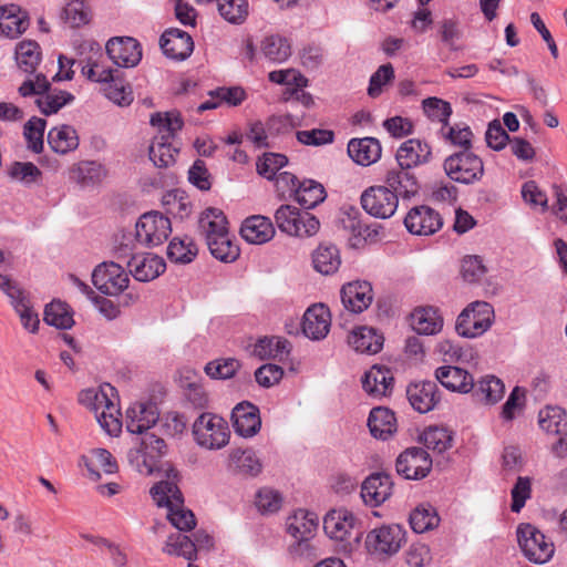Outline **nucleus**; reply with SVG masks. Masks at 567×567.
<instances>
[{
  "label": "nucleus",
  "instance_id": "nucleus-1",
  "mask_svg": "<svg viewBox=\"0 0 567 567\" xmlns=\"http://www.w3.org/2000/svg\"><path fill=\"white\" fill-rule=\"evenodd\" d=\"M151 494L158 506L167 508V518L174 527L182 532L195 527V516L192 511L184 508L182 493L174 481L158 482L152 487Z\"/></svg>",
  "mask_w": 567,
  "mask_h": 567
},
{
  "label": "nucleus",
  "instance_id": "nucleus-2",
  "mask_svg": "<svg viewBox=\"0 0 567 567\" xmlns=\"http://www.w3.org/2000/svg\"><path fill=\"white\" fill-rule=\"evenodd\" d=\"M323 529L327 536L338 543V550L350 555L361 543L362 532L355 529V517L346 508L330 511L323 519Z\"/></svg>",
  "mask_w": 567,
  "mask_h": 567
},
{
  "label": "nucleus",
  "instance_id": "nucleus-3",
  "mask_svg": "<svg viewBox=\"0 0 567 567\" xmlns=\"http://www.w3.org/2000/svg\"><path fill=\"white\" fill-rule=\"evenodd\" d=\"M318 525V516L306 509H298L287 518V533L296 539L289 546V553L293 557L311 558L315 556V547L310 540L315 536Z\"/></svg>",
  "mask_w": 567,
  "mask_h": 567
},
{
  "label": "nucleus",
  "instance_id": "nucleus-4",
  "mask_svg": "<svg viewBox=\"0 0 567 567\" xmlns=\"http://www.w3.org/2000/svg\"><path fill=\"white\" fill-rule=\"evenodd\" d=\"M193 436L202 449L218 451L228 445L230 429L224 417L204 412L193 423Z\"/></svg>",
  "mask_w": 567,
  "mask_h": 567
},
{
  "label": "nucleus",
  "instance_id": "nucleus-5",
  "mask_svg": "<svg viewBox=\"0 0 567 567\" xmlns=\"http://www.w3.org/2000/svg\"><path fill=\"white\" fill-rule=\"evenodd\" d=\"M50 83L42 73L28 78L19 87L22 96L38 95L37 105L40 111L50 115L56 113L60 109L71 103L74 96L66 91H49Z\"/></svg>",
  "mask_w": 567,
  "mask_h": 567
},
{
  "label": "nucleus",
  "instance_id": "nucleus-6",
  "mask_svg": "<svg viewBox=\"0 0 567 567\" xmlns=\"http://www.w3.org/2000/svg\"><path fill=\"white\" fill-rule=\"evenodd\" d=\"M275 221L281 233L299 238L315 236L320 228L315 215L292 205H281L275 213Z\"/></svg>",
  "mask_w": 567,
  "mask_h": 567
},
{
  "label": "nucleus",
  "instance_id": "nucleus-7",
  "mask_svg": "<svg viewBox=\"0 0 567 567\" xmlns=\"http://www.w3.org/2000/svg\"><path fill=\"white\" fill-rule=\"evenodd\" d=\"M493 320L492 305L486 301H474L458 315L455 330L461 337L477 338L492 327Z\"/></svg>",
  "mask_w": 567,
  "mask_h": 567
},
{
  "label": "nucleus",
  "instance_id": "nucleus-8",
  "mask_svg": "<svg viewBox=\"0 0 567 567\" xmlns=\"http://www.w3.org/2000/svg\"><path fill=\"white\" fill-rule=\"evenodd\" d=\"M444 171L454 182L462 184H473L478 182L484 175V164L480 156L464 150L450 155L444 161Z\"/></svg>",
  "mask_w": 567,
  "mask_h": 567
},
{
  "label": "nucleus",
  "instance_id": "nucleus-9",
  "mask_svg": "<svg viewBox=\"0 0 567 567\" xmlns=\"http://www.w3.org/2000/svg\"><path fill=\"white\" fill-rule=\"evenodd\" d=\"M516 534L519 548L529 561L545 564L553 557L554 544L535 526L520 524Z\"/></svg>",
  "mask_w": 567,
  "mask_h": 567
},
{
  "label": "nucleus",
  "instance_id": "nucleus-10",
  "mask_svg": "<svg viewBox=\"0 0 567 567\" xmlns=\"http://www.w3.org/2000/svg\"><path fill=\"white\" fill-rule=\"evenodd\" d=\"M136 240L148 248L162 245L172 233L168 217L158 212L143 214L135 225Z\"/></svg>",
  "mask_w": 567,
  "mask_h": 567
},
{
  "label": "nucleus",
  "instance_id": "nucleus-11",
  "mask_svg": "<svg viewBox=\"0 0 567 567\" xmlns=\"http://www.w3.org/2000/svg\"><path fill=\"white\" fill-rule=\"evenodd\" d=\"M166 453V443L153 433H144L140 446L131 450L127 457L142 474H152L157 461Z\"/></svg>",
  "mask_w": 567,
  "mask_h": 567
},
{
  "label": "nucleus",
  "instance_id": "nucleus-12",
  "mask_svg": "<svg viewBox=\"0 0 567 567\" xmlns=\"http://www.w3.org/2000/svg\"><path fill=\"white\" fill-rule=\"evenodd\" d=\"M92 282L102 293L117 296L128 287L130 277L120 264L104 261L93 270Z\"/></svg>",
  "mask_w": 567,
  "mask_h": 567
},
{
  "label": "nucleus",
  "instance_id": "nucleus-13",
  "mask_svg": "<svg viewBox=\"0 0 567 567\" xmlns=\"http://www.w3.org/2000/svg\"><path fill=\"white\" fill-rule=\"evenodd\" d=\"M361 206L370 216L388 219L395 214L399 199L389 187L371 186L362 193Z\"/></svg>",
  "mask_w": 567,
  "mask_h": 567
},
{
  "label": "nucleus",
  "instance_id": "nucleus-14",
  "mask_svg": "<svg viewBox=\"0 0 567 567\" xmlns=\"http://www.w3.org/2000/svg\"><path fill=\"white\" fill-rule=\"evenodd\" d=\"M405 540V530L400 525H384L368 533L365 546L369 551L379 555H393Z\"/></svg>",
  "mask_w": 567,
  "mask_h": 567
},
{
  "label": "nucleus",
  "instance_id": "nucleus-15",
  "mask_svg": "<svg viewBox=\"0 0 567 567\" xmlns=\"http://www.w3.org/2000/svg\"><path fill=\"white\" fill-rule=\"evenodd\" d=\"M87 54L79 59L82 74L93 82L109 83L113 80V70L105 65L101 45L95 41H85L82 47Z\"/></svg>",
  "mask_w": 567,
  "mask_h": 567
},
{
  "label": "nucleus",
  "instance_id": "nucleus-16",
  "mask_svg": "<svg viewBox=\"0 0 567 567\" xmlns=\"http://www.w3.org/2000/svg\"><path fill=\"white\" fill-rule=\"evenodd\" d=\"M432 458L422 447H410L396 458V472L406 480H421L432 468Z\"/></svg>",
  "mask_w": 567,
  "mask_h": 567
},
{
  "label": "nucleus",
  "instance_id": "nucleus-17",
  "mask_svg": "<svg viewBox=\"0 0 567 567\" xmlns=\"http://www.w3.org/2000/svg\"><path fill=\"white\" fill-rule=\"evenodd\" d=\"M105 50L110 60L121 68H134L142 60L141 44L134 38H112L107 41Z\"/></svg>",
  "mask_w": 567,
  "mask_h": 567
},
{
  "label": "nucleus",
  "instance_id": "nucleus-18",
  "mask_svg": "<svg viewBox=\"0 0 567 567\" xmlns=\"http://www.w3.org/2000/svg\"><path fill=\"white\" fill-rule=\"evenodd\" d=\"M406 229L419 236H429L441 229L443 223L440 214L422 205L413 207L404 218Z\"/></svg>",
  "mask_w": 567,
  "mask_h": 567
},
{
  "label": "nucleus",
  "instance_id": "nucleus-19",
  "mask_svg": "<svg viewBox=\"0 0 567 567\" xmlns=\"http://www.w3.org/2000/svg\"><path fill=\"white\" fill-rule=\"evenodd\" d=\"M235 433L241 437H254L261 427L259 409L250 402L238 403L231 412Z\"/></svg>",
  "mask_w": 567,
  "mask_h": 567
},
{
  "label": "nucleus",
  "instance_id": "nucleus-20",
  "mask_svg": "<svg viewBox=\"0 0 567 567\" xmlns=\"http://www.w3.org/2000/svg\"><path fill=\"white\" fill-rule=\"evenodd\" d=\"M227 468L244 477H256L262 472V462L252 449H231L227 457Z\"/></svg>",
  "mask_w": 567,
  "mask_h": 567
},
{
  "label": "nucleus",
  "instance_id": "nucleus-21",
  "mask_svg": "<svg viewBox=\"0 0 567 567\" xmlns=\"http://www.w3.org/2000/svg\"><path fill=\"white\" fill-rule=\"evenodd\" d=\"M159 44L167 58L177 61L187 59L194 50L192 37L186 31L174 28L162 34Z\"/></svg>",
  "mask_w": 567,
  "mask_h": 567
},
{
  "label": "nucleus",
  "instance_id": "nucleus-22",
  "mask_svg": "<svg viewBox=\"0 0 567 567\" xmlns=\"http://www.w3.org/2000/svg\"><path fill=\"white\" fill-rule=\"evenodd\" d=\"M395 157L401 168L410 169L427 164L432 158V148L424 141L410 138L400 145Z\"/></svg>",
  "mask_w": 567,
  "mask_h": 567
},
{
  "label": "nucleus",
  "instance_id": "nucleus-23",
  "mask_svg": "<svg viewBox=\"0 0 567 567\" xmlns=\"http://www.w3.org/2000/svg\"><path fill=\"white\" fill-rule=\"evenodd\" d=\"M393 482L386 473H374L364 480L361 497L367 505L379 506L392 494Z\"/></svg>",
  "mask_w": 567,
  "mask_h": 567
},
{
  "label": "nucleus",
  "instance_id": "nucleus-24",
  "mask_svg": "<svg viewBox=\"0 0 567 567\" xmlns=\"http://www.w3.org/2000/svg\"><path fill=\"white\" fill-rule=\"evenodd\" d=\"M330 326V311L324 305H313L306 310L302 320V331L309 339L321 340L326 338Z\"/></svg>",
  "mask_w": 567,
  "mask_h": 567
},
{
  "label": "nucleus",
  "instance_id": "nucleus-25",
  "mask_svg": "<svg viewBox=\"0 0 567 567\" xmlns=\"http://www.w3.org/2000/svg\"><path fill=\"white\" fill-rule=\"evenodd\" d=\"M130 274L142 282L151 281L165 271L163 258L153 254H138L127 260Z\"/></svg>",
  "mask_w": 567,
  "mask_h": 567
},
{
  "label": "nucleus",
  "instance_id": "nucleus-26",
  "mask_svg": "<svg viewBox=\"0 0 567 567\" xmlns=\"http://www.w3.org/2000/svg\"><path fill=\"white\" fill-rule=\"evenodd\" d=\"M341 300L346 309L351 312H362L373 300L371 284L358 280L344 285L341 289Z\"/></svg>",
  "mask_w": 567,
  "mask_h": 567
},
{
  "label": "nucleus",
  "instance_id": "nucleus-27",
  "mask_svg": "<svg viewBox=\"0 0 567 567\" xmlns=\"http://www.w3.org/2000/svg\"><path fill=\"white\" fill-rule=\"evenodd\" d=\"M158 421V412L151 403H134L126 411V429L133 434L147 433Z\"/></svg>",
  "mask_w": 567,
  "mask_h": 567
},
{
  "label": "nucleus",
  "instance_id": "nucleus-28",
  "mask_svg": "<svg viewBox=\"0 0 567 567\" xmlns=\"http://www.w3.org/2000/svg\"><path fill=\"white\" fill-rule=\"evenodd\" d=\"M394 378L390 369L373 365L362 378L363 390L372 398L380 399L392 392Z\"/></svg>",
  "mask_w": 567,
  "mask_h": 567
},
{
  "label": "nucleus",
  "instance_id": "nucleus-29",
  "mask_svg": "<svg viewBox=\"0 0 567 567\" xmlns=\"http://www.w3.org/2000/svg\"><path fill=\"white\" fill-rule=\"evenodd\" d=\"M436 380L447 390L457 393H470L474 389V379L466 370L453 365L439 367Z\"/></svg>",
  "mask_w": 567,
  "mask_h": 567
},
{
  "label": "nucleus",
  "instance_id": "nucleus-30",
  "mask_svg": "<svg viewBox=\"0 0 567 567\" xmlns=\"http://www.w3.org/2000/svg\"><path fill=\"white\" fill-rule=\"evenodd\" d=\"M406 395L412 408L420 413H426L433 410L440 400L437 386L432 381L409 385Z\"/></svg>",
  "mask_w": 567,
  "mask_h": 567
},
{
  "label": "nucleus",
  "instance_id": "nucleus-31",
  "mask_svg": "<svg viewBox=\"0 0 567 567\" xmlns=\"http://www.w3.org/2000/svg\"><path fill=\"white\" fill-rule=\"evenodd\" d=\"M382 147L374 137L352 138L348 143L349 156L361 166H370L381 157Z\"/></svg>",
  "mask_w": 567,
  "mask_h": 567
},
{
  "label": "nucleus",
  "instance_id": "nucleus-32",
  "mask_svg": "<svg viewBox=\"0 0 567 567\" xmlns=\"http://www.w3.org/2000/svg\"><path fill=\"white\" fill-rule=\"evenodd\" d=\"M29 27V19L24 11L16 4L0 7V34L16 39Z\"/></svg>",
  "mask_w": 567,
  "mask_h": 567
},
{
  "label": "nucleus",
  "instance_id": "nucleus-33",
  "mask_svg": "<svg viewBox=\"0 0 567 567\" xmlns=\"http://www.w3.org/2000/svg\"><path fill=\"white\" fill-rule=\"evenodd\" d=\"M412 329L424 336L439 333L443 328V318L434 307H419L410 316Z\"/></svg>",
  "mask_w": 567,
  "mask_h": 567
},
{
  "label": "nucleus",
  "instance_id": "nucleus-34",
  "mask_svg": "<svg viewBox=\"0 0 567 567\" xmlns=\"http://www.w3.org/2000/svg\"><path fill=\"white\" fill-rule=\"evenodd\" d=\"M115 388L110 383H103L97 389H85L79 394V402L93 411L95 417L99 412L107 410L114 404Z\"/></svg>",
  "mask_w": 567,
  "mask_h": 567
},
{
  "label": "nucleus",
  "instance_id": "nucleus-35",
  "mask_svg": "<svg viewBox=\"0 0 567 567\" xmlns=\"http://www.w3.org/2000/svg\"><path fill=\"white\" fill-rule=\"evenodd\" d=\"M383 336L374 328L361 326L354 328L348 337L349 344L361 353L374 354L383 347Z\"/></svg>",
  "mask_w": 567,
  "mask_h": 567
},
{
  "label": "nucleus",
  "instance_id": "nucleus-36",
  "mask_svg": "<svg viewBox=\"0 0 567 567\" xmlns=\"http://www.w3.org/2000/svg\"><path fill=\"white\" fill-rule=\"evenodd\" d=\"M368 426L373 437L388 440L396 432V419L394 413L383 406L373 408L368 417Z\"/></svg>",
  "mask_w": 567,
  "mask_h": 567
},
{
  "label": "nucleus",
  "instance_id": "nucleus-37",
  "mask_svg": "<svg viewBox=\"0 0 567 567\" xmlns=\"http://www.w3.org/2000/svg\"><path fill=\"white\" fill-rule=\"evenodd\" d=\"M240 235L247 243L260 245L274 237L275 228L269 218L251 216L241 225Z\"/></svg>",
  "mask_w": 567,
  "mask_h": 567
},
{
  "label": "nucleus",
  "instance_id": "nucleus-38",
  "mask_svg": "<svg viewBox=\"0 0 567 567\" xmlns=\"http://www.w3.org/2000/svg\"><path fill=\"white\" fill-rule=\"evenodd\" d=\"M107 175V171L103 164L96 161H81L74 164L70 172L69 178L81 186H93L101 183Z\"/></svg>",
  "mask_w": 567,
  "mask_h": 567
},
{
  "label": "nucleus",
  "instance_id": "nucleus-39",
  "mask_svg": "<svg viewBox=\"0 0 567 567\" xmlns=\"http://www.w3.org/2000/svg\"><path fill=\"white\" fill-rule=\"evenodd\" d=\"M385 187L394 192L396 198H410L419 190L417 181L409 168L389 171L385 177Z\"/></svg>",
  "mask_w": 567,
  "mask_h": 567
},
{
  "label": "nucleus",
  "instance_id": "nucleus-40",
  "mask_svg": "<svg viewBox=\"0 0 567 567\" xmlns=\"http://www.w3.org/2000/svg\"><path fill=\"white\" fill-rule=\"evenodd\" d=\"M228 223L224 213L214 207L205 209L198 219V229L204 236L206 244L225 233H228Z\"/></svg>",
  "mask_w": 567,
  "mask_h": 567
},
{
  "label": "nucleus",
  "instance_id": "nucleus-41",
  "mask_svg": "<svg viewBox=\"0 0 567 567\" xmlns=\"http://www.w3.org/2000/svg\"><path fill=\"white\" fill-rule=\"evenodd\" d=\"M48 143L53 152L68 154L78 148L79 136L73 126L62 124L49 131Z\"/></svg>",
  "mask_w": 567,
  "mask_h": 567
},
{
  "label": "nucleus",
  "instance_id": "nucleus-42",
  "mask_svg": "<svg viewBox=\"0 0 567 567\" xmlns=\"http://www.w3.org/2000/svg\"><path fill=\"white\" fill-rule=\"evenodd\" d=\"M174 137L154 136L150 146V159L155 166L164 168L175 163L178 147L173 145Z\"/></svg>",
  "mask_w": 567,
  "mask_h": 567
},
{
  "label": "nucleus",
  "instance_id": "nucleus-43",
  "mask_svg": "<svg viewBox=\"0 0 567 567\" xmlns=\"http://www.w3.org/2000/svg\"><path fill=\"white\" fill-rule=\"evenodd\" d=\"M474 396L477 401L485 404H496L505 393L503 381L495 375H485L474 383Z\"/></svg>",
  "mask_w": 567,
  "mask_h": 567
},
{
  "label": "nucleus",
  "instance_id": "nucleus-44",
  "mask_svg": "<svg viewBox=\"0 0 567 567\" xmlns=\"http://www.w3.org/2000/svg\"><path fill=\"white\" fill-rule=\"evenodd\" d=\"M259 49L261 55L274 63H282L291 55L289 41L279 34L265 37L260 42Z\"/></svg>",
  "mask_w": 567,
  "mask_h": 567
},
{
  "label": "nucleus",
  "instance_id": "nucleus-45",
  "mask_svg": "<svg viewBox=\"0 0 567 567\" xmlns=\"http://www.w3.org/2000/svg\"><path fill=\"white\" fill-rule=\"evenodd\" d=\"M312 264L322 275L334 274L341 265L339 249L334 245H320L312 254Z\"/></svg>",
  "mask_w": 567,
  "mask_h": 567
},
{
  "label": "nucleus",
  "instance_id": "nucleus-46",
  "mask_svg": "<svg viewBox=\"0 0 567 567\" xmlns=\"http://www.w3.org/2000/svg\"><path fill=\"white\" fill-rule=\"evenodd\" d=\"M293 196L300 206L311 209L324 200L326 190L320 183L305 179L295 188Z\"/></svg>",
  "mask_w": 567,
  "mask_h": 567
},
{
  "label": "nucleus",
  "instance_id": "nucleus-47",
  "mask_svg": "<svg viewBox=\"0 0 567 567\" xmlns=\"http://www.w3.org/2000/svg\"><path fill=\"white\" fill-rule=\"evenodd\" d=\"M252 352L260 360H282L289 354L290 348L289 342L286 339L278 337H265L256 342Z\"/></svg>",
  "mask_w": 567,
  "mask_h": 567
},
{
  "label": "nucleus",
  "instance_id": "nucleus-48",
  "mask_svg": "<svg viewBox=\"0 0 567 567\" xmlns=\"http://www.w3.org/2000/svg\"><path fill=\"white\" fill-rule=\"evenodd\" d=\"M439 352L446 362L473 363L477 360V352L468 344H460L451 340H442L437 344Z\"/></svg>",
  "mask_w": 567,
  "mask_h": 567
},
{
  "label": "nucleus",
  "instance_id": "nucleus-49",
  "mask_svg": "<svg viewBox=\"0 0 567 567\" xmlns=\"http://www.w3.org/2000/svg\"><path fill=\"white\" fill-rule=\"evenodd\" d=\"M16 61L21 71L32 75L41 61L40 47L34 41H23L16 49Z\"/></svg>",
  "mask_w": 567,
  "mask_h": 567
},
{
  "label": "nucleus",
  "instance_id": "nucleus-50",
  "mask_svg": "<svg viewBox=\"0 0 567 567\" xmlns=\"http://www.w3.org/2000/svg\"><path fill=\"white\" fill-rule=\"evenodd\" d=\"M219 16L230 24H243L249 16L248 0H215Z\"/></svg>",
  "mask_w": 567,
  "mask_h": 567
},
{
  "label": "nucleus",
  "instance_id": "nucleus-51",
  "mask_svg": "<svg viewBox=\"0 0 567 567\" xmlns=\"http://www.w3.org/2000/svg\"><path fill=\"white\" fill-rule=\"evenodd\" d=\"M84 464L91 478H100L96 467H100L106 474H113L117 471V463L113 455L104 449L92 450L89 457H83Z\"/></svg>",
  "mask_w": 567,
  "mask_h": 567
},
{
  "label": "nucleus",
  "instance_id": "nucleus-52",
  "mask_svg": "<svg viewBox=\"0 0 567 567\" xmlns=\"http://www.w3.org/2000/svg\"><path fill=\"white\" fill-rule=\"evenodd\" d=\"M61 18L71 28H80L90 23L92 10L84 0H70L63 8Z\"/></svg>",
  "mask_w": 567,
  "mask_h": 567
},
{
  "label": "nucleus",
  "instance_id": "nucleus-53",
  "mask_svg": "<svg viewBox=\"0 0 567 567\" xmlns=\"http://www.w3.org/2000/svg\"><path fill=\"white\" fill-rule=\"evenodd\" d=\"M538 423L545 432L560 434L567 429V413L559 406H546L538 413Z\"/></svg>",
  "mask_w": 567,
  "mask_h": 567
},
{
  "label": "nucleus",
  "instance_id": "nucleus-54",
  "mask_svg": "<svg viewBox=\"0 0 567 567\" xmlns=\"http://www.w3.org/2000/svg\"><path fill=\"white\" fill-rule=\"evenodd\" d=\"M440 523V517L431 505H420L410 514L411 528L419 534L435 528Z\"/></svg>",
  "mask_w": 567,
  "mask_h": 567
},
{
  "label": "nucleus",
  "instance_id": "nucleus-55",
  "mask_svg": "<svg viewBox=\"0 0 567 567\" xmlns=\"http://www.w3.org/2000/svg\"><path fill=\"white\" fill-rule=\"evenodd\" d=\"M210 254L223 262H233L239 257V248L231 240L229 231L207 243Z\"/></svg>",
  "mask_w": 567,
  "mask_h": 567
},
{
  "label": "nucleus",
  "instance_id": "nucleus-56",
  "mask_svg": "<svg viewBox=\"0 0 567 567\" xmlns=\"http://www.w3.org/2000/svg\"><path fill=\"white\" fill-rule=\"evenodd\" d=\"M150 123L157 130L156 136L174 137L182 130L183 120L177 112H157L152 114Z\"/></svg>",
  "mask_w": 567,
  "mask_h": 567
},
{
  "label": "nucleus",
  "instance_id": "nucleus-57",
  "mask_svg": "<svg viewBox=\"0 0 567 567\" xmlns=\"http://www.w3.org/2000/svg\"><path fill=\"white\" fill-rule=\"evenodd\" d=\"M197 255V247L188 237H174L167 247V257L176 264H188Z\"/></svg>",
  "mask_w": 567,
  "mask_h": 567
},
{
  "label": "nucleus",
  "instance_id": "nucleus-58",
  "mask_svg": "<svg viewBox=\"0 0 567 567\" xmlns=\"http://www.w3.org/2000/svg\"><path fill=\"white\" fill-rule=\"evenodd\" d=\"M421 441L427 450L443 453L452 445V435L446 429L430 426L421 435Z\"/></svg>",
  "mask_w": 567,
  "mask_h": 567
},
{
  "label": "nucleus",
  "instance_id": "nucleus-59",
  "mask_svg": "<svg viewBox=\"0 0 567 567\" xmlns=\"http://www.w3.org/2000/svg\"><path fill=\"white\" fill-rule=\"evenodd\" d=\"M44 321L59 329H69L74 323L68 306L62 301H52L45 307Z\"/></svg>",
  "mask_w": 567,
  "mask_h": 567
},
{
  "label": "nucleus",
  "instance_id": "nucleus-60",
  "mask_svg": "<svg viewBox=\"0 0 567 567\" xmlns=\"http://www.w3.org/2000/svg\"><path fill=\"white\" fill-rule=\"evenodd\" d=\"M163 551L172 556H181L192 561L195 559V547L193 540L179 533L167 537Z\"/></svg>",
  "mask_w": 567,
  "mask_h": 567
},
{
  "label": "nucleus",
  "instance_id": "nucleus-61",
  "mask_svg": "<svg viewBox=\"0 0 567 567\" xmlns=\"http://www.w3.org/2000/svg\"><path fill=\"white\" fill-rule=\"evenodd\" d=\"M268 80L275 84L287 86L284 96H289L292 87H305L307 86L308 80L295 69H285L271 71L268 74Z\"/></svg>",
  "mask_w": 567,
  "mask_h": 567
},
{
  "label": "nucleus",
  "instance_id": "nucleus-62",
  "mask_svg": "<svg viewBox=\"0 0 567 567\" xmlns=\"http://www.w3.org/2000/svg\"><path fill=\"white\" fill-rule=\"evenodd\" d=\"M47 122L40 117H31L25 124L23 135L28 144V148L34 153H41L43 150V136Z\"/></svg>",
  "mask_w": 567,
  "mask_h": 567
},
{
  "label": "nucleus",
  "instance_id": "nucleus-63",
  "mask_svg": "<svg viewBox=\"0 0 567 567\" xmlns=\"http://www.w3.org/2000/svg\"><path fill=\"white\" fill-rule=\"evenodd\" d=\"M441 134L445 141L455 146L464 147L465 150L471 147L473 133L465 124L449 125L447 123L442 126Z\"/></svg>",
  "mask_w": 567,
  "mask_h": 567
},
{
  "label": "nucleus",
  "instance_id": "nucleus-64",
  "mask_svg": "<svg viewBox=\"0 0 567 567\" xmlns=\"http://www.w3.org/2000/svg\"><path fill=\"white\" fill-rule=\"evenodd\" d=\"M9 176L23 185H31L37 183L42 173L31 162H14L8 171Z\"/></svg>",
  "mask_w": 567,
  "mask_h": 567
}]
</instances>
